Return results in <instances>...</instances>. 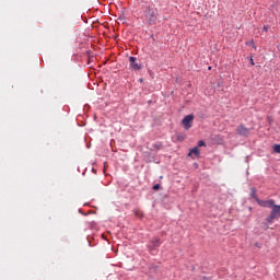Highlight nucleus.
<instances>
[{
  "label": "nucleus",
  "instance_id": "obj_1",
  "mask_svg": "<svg viewBox=\"0 0 280 280\" xmlns=\"http://www.w3.org/2000/svg\"><path fill=\"white\" fill-rule=\"evenodd\" d=\"M144 21L148 25H156V21H159V10L149 7L144 11Z\"/></svg>",
  "mask_w": 280,
  "mask_h": 280
},
{
  "label": "nucleus",
  "instance_id": "obj_13",
  "mask_svg": "<svg viewBox=\"0 0 280 280\" xmlns=\"http://www.w3.org/2000/svg\"><path fill=\"white\" fill-rule=\"evenodd\" d=\"M250 65L255 67V61L253 60V58H250Z\"/></svg>",
  "mask_w": 280,
  "mask_h": 280
},
{
  "label": "nucleus",
  "instance_id": "obj_16",
  "mask_svg": "<svg viewBox=\"0 0 280 280\" xmlns=\"http://www.w3.org/2000/svg\"><path fill=\"white\" fill-rule=\"evenodd\" d=\"M268 229H269L268 225H265V231H268Z\"/></svg>",
  "mask_w": 280,
  "mask_h": 280
},
{
  "label": "nucleus",
  "instance_id": "obj_4",
  "mask_svg": "<svg viewBox=\"0 0 280 280\" xmlns=\"http://www.w3.org/2000/svg\"><path fill=\"white\" fill-rule=\"evenodd\" d=\"M129 69H131L132 71H141V63L137 62V58L135 57H129Z\"/></svg>",
  "mask_w": 280,
  "mask_h": 280
},
{
  "label": "nucleus",
  "instance_id": "obj_2",
  "mask_svg": "<svg viewBox=\"0 0 280 280\" xmlns=\"http://www.w3.org/2000/svg\"><path fill=\"white\" fill-rule=\"evenodd\" d=\"M272 209H271V212H270V215L267 218V222L269 224H272V222H275V220H279L280 218V205H275L271 206Z\"/></svg>",
  "mask_w": 280,
  "mask_h": 280
},
{
  "label": "nucleus",
  "instance_id": "obj_5",
  "mask_svg": "<svg viewBox=\"0 0 280 280\" xmlns=\"http://www.w3.org/2000/svg\"><path fill=\"white\" fill-rule=\"evenodd\" d=\"M257 203L259 205V207H265L267 209L275 207V200L272 199H269V200L257 199Z\"/></svg>",
  "mask_w": 280,
  "mask_h": 280
},
{
  "label": "nucleus",
  "instance_id": "obj_14",
  "mask_svg": "<svg viewBox=\"0 0 280 280\" xmlns=\"http://www.w3.org/2000/svg\"><path fill=\"white\" fill-rule=\"evenodd\" d=\"M264 32H268V26L262 27Z\"/></svg>",
  "mask_w": 280,
  "mask_h": 280
},
{
  "label": "nucleus",
  "instance_id": "obj_3",
  "mask_svg": "<svg viewBox=\"0 0 280 280\" xmlns=\"http://www.w3.org/2000/svg\"><path fill=\"white\" fill-rule=\"evenodd\" d=\"M192 122H194V114L185 116L182 120V124L185 130H189V128H191Z\"/></svg>",
  "mask_w": 280,
  "mask_h": 280
},
{
  "label": "nucleus",
  "instance_id": "obj_8",
  "mask_svg": "<svg viewBox=\"0 0 280 280\" xmlns=\"http://www.w3.org/2000/svg\"><path fill=\"white\" fill-rule=\"evenodd\" d=\"M191 154H194L196 156H200V150L198 149V147H195L194 149H191L189 151V156H191Z\"/></svg>",
  "mask_w": 280,
  "mask_h": 280
},
{
  "label": "nucleus",
  "instance_id": "obj_12",
  "mask_svg": "<svg viewBox=\"0 0 280 280\" xmlns=\"http://www.w3.org/2000/svg\"><path fill=\"white\" fill-rule=\"evenodd\" d=\"M205 145H207V144L205 143V141L200 140V141L198 142V147H199V148H202V147H205Z\"/></svg>",
  "mask_w": 280,
  "mask_h": 280
},
{
  "label": "nucleus",
  "instance_id": "obj_9",
  "mask_svg": "<svg viewBox=\"0 0 280 280\" xmlns=\"http://www.w3.org/2000/svg\"><path fill=\"white\" fill-rule=\"evenodd\" d=\"M151 243L153 244L154 248H156V247L161 246V238L155 237L152 240Z\"/></svg>",
  "mask_w": 280,
  "mask_h": 280
},
{
  "label": "nucleus",
  "instance_id": "obj_10",
  "mask_svg": "<svg viewBox=\"0 0 280 280\" xmlns=\"http://www.w3.org/2000/svg\"><path fill=\"white\" fill-rule=\"evenodd\" d=\"M272 150L275 154H280V144H273Z\"/></svg>",
  "mask_w": 280,
  "mask_h": 280
},
{
  "label": "nucleus",
  "instance_id": "obj_6",
  "mask_svg": "<svg viewBox=\"0 0 280 280\" xmlns=\"http://www.w3.org/2000/svg\"><path fill=\"white\" fill-rule=\"evenodd\" d=\"M236 132L241 137H248V135H250V129L244 127V125H241L236 128Z\"/></svg>",
  "mask_w": 280,
  "mask_h": 280
},
{
  "label": "nucleus",
  "instance_id": "obj_11",
  "mask_svg": "<svg viewBox=\"0 0 280 280\" xmlns=\"http://www.w3.org/2000/svg\"><path fill=\"white\" fill-rule=\"evenodd\" d=\"M159 189H161V185L156 184V185L153 186L154 191H159Z\"/></svg>",
  "mask_w": 280,
  "mask_h": 280
},
{
  "label": "nucleus",
  "instance_id": "obj_15",
  "mask_svg": "<svg viewBox=\"0 0 280 280\" xmlns=\"http://www.w3.org/2000/svg\"><path fill=\"white\" fill-rule=\"evenodd\" d=\"M183 139H184L183 137H180V136L178 137V141H183Z\"/></svg>",
  "mask_w": 280,
  "mask_h": 280
},
{
  "label": "nucleus",
  "instance_id": "obj_7",
  "mask_svg": "<svg viewBox=\"0 0 280 280\" xmlns=\"http://www.w3.org/2000/svg\"><path fill=\"white\" fill-rule=\"evenodd\" d=\"M250 198H253L254 200H259V197H257V189L256 188H250Z\"/></svg>",
  "mask_w": 280,
  "mask_h": 280
}]
</instances>
